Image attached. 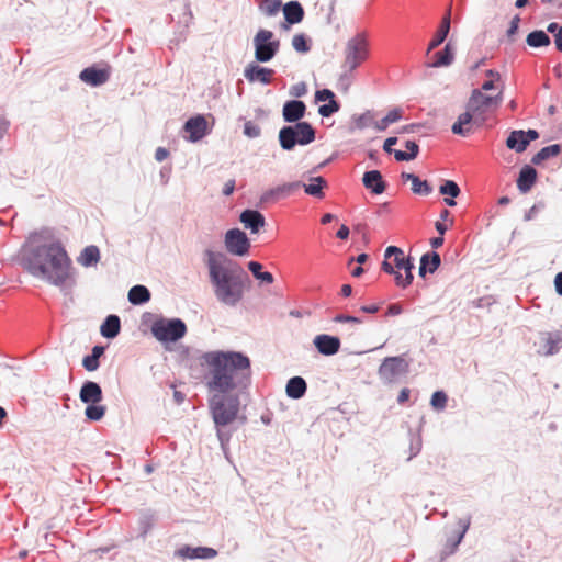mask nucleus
I'll return each mask as SVG.
<instances>
[{
    "instance_id": "14",
    "label": "nucleus",
    "mask_w": 562,
    "mask_h": 562,
    "mask_svg": "<svg viewBox=\"0 0 562 562\" xmlns=\"http://www.w3.org/2000/svg\"><path fill=\"white\" fill-rule=\"evenodd\" d=\"M562 348L561 331H543L539 335V348L537 352L542 356H553Z\"/></svg>"
},
{
    "instance_id": "45",
    "label": "nucleus",
    "mask_w": 562,
    "mask_h": 562,
    "mask_svg": "<svg viewBox=\"0 0 562 562\" xmlns=\"http://www.w3.org/2000/svg\"><path fill=\"white\" fill-rule=\"evenodd\" d=\"M448 396L443 391H436L431 395L430 405L435 411L441 412L446 408Z\"/></svg>"
},
{
    "instance_id": "47",
    "label": "nucleus",
    "mask_w": 562,
    "mask_h": 562,
    "mask_svg": "<svg viewBox=\"0 0 562 562\" xmlns=\"http://www.w3.org/2000/svg\"><path fill=\"white\" fill-rule=\"evenodd\" d=\"M412 191L419 195H429L432 192V187L427 180H422L418 176L412 184Z\"/></svg>"
},
{
    "instance_id": "21",
    "label": "nucleus",
    "mask_w": 562,
    "mask_h": 562,
    "mask_svg": "<svg viewBox=\"0 0 562 562\" xmlns=\"http://www.w3.org/2000/svg\"><path fill=\"white\" fill-rule=\"evenodd\" d=\"M177 555L182 559L210 560L217 555V551L210 547H190L184 546L177 551Z\"/></svg>"
},
{
    "instance_id": "19",
    "label": "nucleus",
    "mask_w": 562,
    "mask_h": 562,
    "mask_svg": "<svg viewBox=\"0 0 562 562\" xmlns=\"http://www.w3.org/2000/svg\"><path fill=\"white\" fill-rule=\"evenodd\" d=\"M207 122L202 115L190 117L183 126V130L189 134L188 139L195 143L204 137L206 134Z\"/></svg>"
},
{
    "instance_id": "51",
    "label": "nucleus",
    "mask_w": 562,
    "mask_h": 562,
    "mask_svg": "<svg viewBox=\"0 0 562 562\" xmlns=\"http://www.w3.org/2000/svg\"><path fill=\"white\" fill-rule=\"evenodd\" d=\"M244 134L249 138H257L261 135V128L252 121H247L244 124Z\"/></svg>"
},
{
    "instance_id": "18",
    "label": "nucleus",
    "mask_w": 562,
    "mask_h": 562,
    "mask_svg": "<svg viewBox=\"0 0 562 562\" xmlns=\"http://www.w3.org/2000/svg\"><path fill=\"white\" fill-rule=\"evenodd\" d=\"M79 78L91 87H99L105 83L110 78L108 69H101L95 66L87 67L80 71Z\"/></svg>"
},
{
    "instance_id": "5",
    "label": "nucleus",
    "mask_w": 562,
    "mask_h": 562,
    "mask_svg": "<svg viewBox=\"0 0 562 562\" xmlns=\"http://www.w3.org/2000/svg\"><path fill=\"white\" fill-rule=\"evenodd\" d=\"M225 394H215L210 400V411L216 427H224L233 423L239 411V400L237 396H224Z\"/></svg>"
},
{
    "instance_id": "50",
    "label": "nucleus",
    "mask_w": 562,
    "mask_h": 562,
    "mask_svg": "<svg viewBox=\"0 0 562 562\" xmlns=\"http://www.w3.org/2000/svg\"><path fill=\"white\" fill-rule=\"evenodd\" d=\"M547 31L554 35L557 48L562 52V26L552 22L548 25Z\"/></svg>"
},
{
    "instance_id": "57",
    "label": "nucleus",
    "mask_w": 562,
    "mask_h": 562,
    "mask_svg": "<svg viewBox=\"0 0 562 562\" xmlns=\"http://www.w3.org/2000/svg\"><path fill=\"white\" fill-rule=\"evenodd\" d=\"M520 18L518 15L514 16L510 21L509 27L507 30V36L510 37L515 35L519 27Z\"/></svg>"
},
{
    "instance_id": "61",
    "label": "nucleus",
    "mask_w": 562,
    "mask_h": 562,
    "mask_svg": "<svg viewBox=\"0 0 562 562\" xmlns=\"http://www.w3.org/2000/svg\"><path fill=\"white\" fill-rule=\"evenodd\" d=\"M140 528H142V535L146 536V533L149 531L151 527L150 517L149 516H143L139 520Z\"/></svg>"
},
{
    "instance_id": "42",
    "label": "nucleus",
    "mask_w": 562,
    "mask_h": 562,
    "mask_svg": "<svg viewBox=\"0 0 562 562\" xmlns=\"http://www.w3.org/2000/svg\"><path fill=\"white\" fill-rule=\"evenodd\" d=\"M402 119V110L395 108L391 110L383 119L378 122H374V127L378 131H384L389 127L390 124H393Z\"/></svg>"
},
{
    "instance_id": "40",
    "label": "nucleus",
    "mask_w": 562,
    "mask_h": 562,
    "mask_svg": "<svg viewBox=\"0 0 562 562\" xmlns=\"http://www.w3.org/2000/svg\"><path fill=\"white\" fill-rule=\"evenodd\" d=\"M248 269L250 270V272L252 273V276L257 279V280H260L261 282H265V283H268V284H271L273 283L274 281V278L272 276V273L268 272V271H262V265L258 261H249L248 262Z\"/></svg>"
},
{
    "instance_id": "32",
    "label": "nucleus",
    "mask_w": 562,
    "mask_h": 562,
    "mask_svg": "<svg viewBox=\"0 0 562 562\" xmlns=\"http://www.w3.org/2000/svg\"><path fill=\"white\" fill-rule=\"evenodd\" d=\"M435 60L429 65L434 68L450 66L454 59V50L451 43H447L442 50L435 54Z\"/></svg>"
},
{
    "instance_id": "28",
    "label": "nucleus",
    "mask_w": 562,
    "mask_h": 562,
    "mask_svg": "<svg viewBox=\"0 0 562 562\" xmlns=\"http://www.w3.org/2000/svg\"><path fill=\"white\" fill-rule=\"evenodd\" d=\"M120 330L121 319L115 314L108 315L100 327L101 335L108 339L115 338L120 334Z\"/></svg>"
},
{
    "instance_id": "1",
    "label": "nucleus",
    "mask_w": 562,
    "mask_h": 562,
    "mask_svg": "<svg viewBox=\"0 0 562 562\" xmlns=\"http://www.w3.org/2000/svg\"><path fill=\"white\" fill-rule=\"evenodd\" d=\"M20 265L32 277L63 288L71 278V259L58 240L32 233L20 250Z\"/></svg>"
},
{
    "instance_id": "63",
    "label": "nucleus",
    "mask_w": 562,
    "mask_h": 562,
    "mask_svg": "<svg viewBox=\"0 0 562 562\" xmlns=\"http://www.w3.org/2000/svg\"><path fill=\"white\" fill-rule=\"evenodd\" d=\"M169 156V151L164 147H158L155 151V159L157 161H162Z\"/></svg>"
},
{
    "instance_id": "16",
    "label": "nucleus",
    "mask_w": 562,
    "mask_h": 562,
    "mask_svg": "<svg viewBox=\"0 0 562 562\" xmlns=\"http://www.w3.org/2000/svg\"><path fill=\"white\" fill-rule=\"evenodd\" d=\"M273 74V69L261 67L256 63L248 64L244 69V77L251 83L260 82L261 85H269Z\"/></svg>"
},
{
    "instance_id": "36",
    "label": "nucleus",
    "mask_w": 562,
    "mask_h": 562,
    "mask_svg": "<svg viewBox=\"0 0 562 562\" xmlns=\"http://www.w3.org/2000/svg\"><path fill=\"white\" fill-rule=\"evenodd\" d=\"M450 32V22L448 19H442L438 31L436 32L434 38L430 41L428 45L427 52H431L432 49L440 46L445 40L447 38Z\"/></svg>"
},
{
    "instance_id": "48",
    "label": "nucleus",
    "mask_w": 562,
    "mask_h": 562,
    "mask_svg": "<svg viewBox=\"0 0 562 562\" xmlns=\"http://www.w3.org/2000/svg\"><path fill=\"white\" fill-rule=\"evenodd\" d=\"M340 109V104L336 100H330V102L322 104L318 108V113L323 117H329L334 113L338 112Z\"/></svg>"
},
{
    "instance_id": "22",
    "label": "nucleus",
    "mask_w": 562,
    "mask_h": 562,
    "mask_svg": "<svg viewBox=\"0 0 562 562\" xmlns=\"http://www.w3.org/2000/svg\"><path fill=\"white\" fill-rule=\"evenodd\" d=\"M79 398L85 404H98L103 398L102 389L94 381H86L81 385Z\"/></svg>"
},
{
    "instance_id": "54",
    "label": "nucleus",
    "mask_w": 562,
    "mask_h": 562,
    "mask_svg": "<svg viewBox=\"0 0 562 562\" xmlns=\"http://www.w3.org/2000/svg\"><path fill=\"white\" fill-rule=\"evenodd\" d=\"M306 92H307V87H306V83L303 81L297 82L290 88V94L295 98H301V97L305 95Z\"/></svg>"
},
{
    "instance_id": "7",
    "label": "nucleus",
    "mask_w": 562,
    "mask_h": 562,
    "mask_svg": "<svg viewBox=\"0 0 562 562\" xmlns=\"http://www.w3.org/2000/svg\"><path fill=\"white\" fill-rule=\"evenodd\" d=\"M150 331L160 342H176L184 337L187 325L180 318L160 317L151 324Z\"/></svg>"
},
{
    "instance_id": "52",
    "label": "nucleus",
    "mask_w": 562,
    "mask_h": 562,
    "mask_svg": "<svg viewBox=\"0 0 562 562\" xmlns=\"http://www.w3.org/2000/svg\"><path fill=\"white\" fill-rule=\"evenodd\" d=\"M330 100H336L335 99V93L329 90V89H322V90H317L315 92V101L316 102H330Z\"/></svg>"
},
{
    "instance_id": "11",
    "label": "nucleus",
    "mask_w": 562,
    "mask_h": 562,
    "mask_svg": "<svg viewBox=\"0 0 562 562\" xmlns=\"http://www.w3.org/2000/svg\"><path fill=\"white\" fill-rule=\"evenodd\" d=\"M503 101V90L496 95H487L480 89H474L467 103V109L473 112H485L492 106H498Z\"/></svg>"
},
{
    "instance_id": "39",
    "label": "nucleus",
    "mask_w": 562,
    "mask_h": 562,
    "mask_svg": "<svg viewBox=\"0 0 562 562\" xmlns=\"http://www.w3.org/2000/svg\"><path fill=\"white\" fill-rule=\"evenodd\" d=\"M281 8V0H260L258 3L259 11L268 18L276 16Z\"/></svg>"
},
{
    "instance_id": "24",
    "label": "nucleus",
    "mask_w": 562,
    "mask_h": 562,
    "mask_svg": "<svg viewBox=\"0 0 562 562\" xmlns=\"http://www.w3.org/2000/svg\"><path fill=\"white\" fill-rule=\"evenodd\" d=\"M441 263L440 255L436 251H428L420 258L418 273L425 278L427 273H434Z\"/></svg>"
},
{
    "instance_id": "15",
    "label": "nucleus",
    "mask_w": 562,
    "mask_h": 562,
    "mask_svg": "<svg viewBox=\"0 0 562 562\" xmlns=\"http://www.w3.org/2000/svg\"><path fill=\"white\" fill-rule=\"evenodd\" d=\"M313 345L321 355L330 357L339 351L341 342L337 336L319 334L314 337Z\"/></svg>"
},
{
    "instance_id": "35",
    "label": "nucleus",
    "mask_w": 562,
    "mask_h": 562,
    "mask_svg": "<svg viewBox=\"0 0 562 562\" xmlns=\"http://www.w3.org/2000/svg\"><path fill=\"white\" fill-rule=\"evenodd\" d=\"M415 268L414 261L411 257H407L403 267L404 276L401 272H396V285L406 289L414 280L413 269Z\"/></svg>"
},
{
    "instance_id": "27",
    "label": "nucleus",
    "mask_w": 562,
    "mask_h": 562,
    "mask_svg": "<svg viewBox=\"0 0 562 562\" xmlns=\"http://www.w3.org/2000/svg\"><path fill=\"white\" fill-rule=\"evenodd\" d=\"M470 525H471L470 516L460 518L458 520V526L460 528V531L458 532V535L456 537L449 538L447 540V544H446V550H448L446 552L447 554H451L457 550L458 546L461 543L462 539L464 538V535L469 530Z\"/></svg>"
},
{
    "instance_id": "62",
    "label": "nucleus",
    "mask_w": 562,
    "mask_h": 562,
    "mask_svg": "<svg viewBox=\"0 0 562 562\" xmlns=\"http://www.w3.org/2000/svg\"><path fill=\"white\" fill-rule=\"evenodd\" d=\"M234 190H235V180L229 179L228 181L225 182V184L223 187V194L228 196V195L233 194Z\"/></svg>"
},
{
    "instance_id": "59",
    "label": "nucleus",
    "mask_w": 562,
    "mask_h": 562,
    "mask_svg": "<svg viewBox=\"0 0 562 562\" xmlns=\"http://www.w3.org/2000/svg\"><path fill=\"white\" fill-rule=\"evenodd\" d=\"M476 112H473L469 109H467V111L462 114L459 115L458 120L461 124L463 125H468L471 123L472 119H473V114H475Z\"/></svg>"
},
{
    "instance_id": "38",
    "label": "nucleus",
    "mask_w": 562,
    "mask_h": 562,
    "mask_svg": "<svg viewBox=\"0 0 562 562\" xmlns=\"http://www.w3.org/2000/svg\"><path fill=\"white\" fill-rule=\"evenodd\" d=\"M561 153V145L553 144L541 148L536 155L532 156L531 162L533 165H540L544 160L555 157Z\"/></svg>"
},
{
    "instance_id": "10",
    "label": "nucleus",
    "mask_w": 562,
    "mask_h": 562,
    "mask_svg": "<svg viewBox=\"0 0 562 562\" xmlns=\"http://www.w3.org/2000/svg\"><path fill=\"white\" fill-rule=\"evenodd\" d=\"M224 244L227 252L239 257L246 256L250 249L247 235L239 228L228 229L225 234Z\"/></svg>"
},
{
    "instance_id": "64",
    "label": "nucleus",
    "mask_w": 562,
    "mask_h": 562,
    "mask_svg": "<svg viewBox=\"0 0 562 562\" xmlns=\"http://www.w3.org/2000/svg\"><path fill=\"white\" fill-rule=\"evenodd\" d=\"M555 291L559 295H562V272H559L554 278Z\"/></svg>"
},
{
    "instance_id": "53",
    "label": "nucleus",
    "mask_w": 562,
    "mask_h": 562,
    "mask_svg": "<svg viewBox=\"0 0 562 562\" xmlns=\"http://www.w3.org/2000/svg\"><path fill=\"white\" fill-rule=\"evenodd\" d=\"M82 366L87 371L92 372L99 368L100 362L94 356L88 355L82 359Z\"/></svg>"
},
{
    "instance_id": "13",
    "label": "nucleus",
    "mask_w": 562,
    "mask_h": 562,
    "mask_svg": "<svg viewBox=\"0 0 562 562\" xmlns=\"http://www.w3.org/2000/svg\"><path fill=\"white\" fill-rule=\"evenodd\" d=\"M301 181H293L279 184L274 188H270L261 194L260 202L263 204L274 203L281 199H285L291 194L295 193L299 189H301Z\"/></svg>"
},
{
    "instance_id": "2",
    "label": "nucleus",
    "mask_w": 562,
    "mask_h": 562,
    "mask_svg": "<svg viewBox=\"0 0 562 562\" xmlns=\"http://www.w3.org/2000/svg\"><path fill=\"white\" fill-rule=\"evenodd\" d=\"M206 367V386L221 394L243 393L251 384V361L240 351H207L201 356Z\"/></svg>"
},
{
    "instance_id": "49",
    "label": "nucleus",
    "mask_w": 562,
    "mask_h": 562,
    "mask_svg": "<svg viewBox=\"0 0 562 562\" xmlns=\"http://www.w3.org/2000/svg\"><path fill=\"white\" fill-rule=\"evenodd\" d=\"M373 115L370 111H367L366 113L355 116L353 117V124L355 127L358 130H363L368 127L369 125L373 124L372 122Z\"/></svg>"
},
{
    "instance_id": "37",
    "label": "nucleus",
    "mask_w": 562,
    "mask_h": 562,
    "mask_svg": "<svg viewBox=\"0 0 562 562\" xmlns=\"http://www.w3.org/2000/svg\"><path fill=\"white\" fill-rule=\"evenodd\" d=\"M405 148L407 151L394 150V158L397 161H409L418 156L419 146L415 140H406Z\"/></svg>"
},
{
    "instance_id": "6",
    "label": "nucleus",
    "mask_w": 562,
    "mask_h": 562,
    "mask_svg": "<svg viewBox=\"0 0 562 562\" xmlns=\"http://www.w3.org/2000/svg\"><path fill=\"white\" fill-rule=\"evenodd\" d=\"M345 60L342 68L349 72L357 69L369 57V41L364 32L350 37L345 46Z\"/></svg>"
},
{
    "instance_id": "17",
    "label": "nucleus",
    "mask_w": 562,
    "mask_h": 562,
    "mask_svg": "<svg viewBox=\"0 0 562 562\" xmlns=\"http://www.w3.org/2000/svg\"><path fill=\"white\" fill-rule=\"evenodd\" d=\"M306 105L301 100H290L283 104L282 117L284 122L296 124L305 116Z\"/></svg>"
},
{
    "instance_id": "34",
    "label": "nucleus",
    "mask_w": 562,
    "mask_h": 562,
    "mask_svg": "<svg viewBox=\"0 0 562 562\" xmlns=\"http://www.w3.org/2000/svg\"><path fill=\"white\" fill-rule=\"evenodd\" d=\"M326 187H327V181L323 177L317 176V177L311 178L310 183L302 182L301 188L304 189V192L306 194L321 199L324 196L323 189Z\"/></svg>"
},
{
    "instance_id": "9",
    "label": "nucleus",
    "mask_w": 562,
    "mask_h": 562,
    "mask_svg": "<svg viewBox=\"0 0 562 562\" xmlns=\"http://www.w3.org/2000/svg\"><path fill=\"white\" fill-rule=\"evenodd\" d=\"M409 363L403 357H387L379 368L380 379L391 384L408 373Z\"/></svg>"
},
{
    "instance_id": "55",
    "label": "nucleus",
    "mask_w": 562,
    "mask_h": 562,
    "mask_svg": "<svg viewBox=\"0 0 562 562\" xmlns=\"http://www.w3.org/2000/svg\"><path fill=\"white\" fill-rule=\"evenodd\" d=\"M335 323H350V324H361L363 321L356 316L338 314L334 317Z\"/></svg>"
},
{
    "instance_id": "58",
    "label": "nucleus",
    "mask_w": 562,
    "mask_h": 562,
    "mask_svg": "<svg viewBox=\"0 0 562 562\" xmlns=\"http://www.w3.org/2000/svg\"><path fill=\"white\" fill-rule=\"evenodd\" d=\"M217 438L220 440L221 447L225 450L227 442L229 441V434L222 430L221 427H217Z\"/></svg>"
},
{
    "instance_id": "46",
    "label": "nucleus",
    "mask_w": 562,
    "mask_h": 562,
    "mask_svg": "<svg viewBox=\"0 0 562 562\" xmlns=\"http://www.w3.org/2000/svg\"><path fill=\"white\" fill-rule=\"evenodd\" d=\"M292 47L294 48L295 52L301 54H306L311 49V46L304 34H295L292 37Z\"/></svg>"
},
{
    "instance_id": "4",
    "label": "nucleus",
    "mask_w": 562,
    "mask_h": 562,
    "mask_svg": "<svg viewBox=\"0 0 562 562\" xmlns=\"http://www.w3.org/2000/svg\"><path fill=\"white\" fill-rule=\"evenodd\" d=\"M315 130L310 122L284 125L279 131V143L283 150L290 151L296 145L305 146L315 140Z\"/></svg>"
},
{
    "instance_id": "41",
    "label": "nucleus",
    "mask_w": 562,
    "mask_h": 562,
    "mask_svg": "<svg viewBox=\"0 0 562 562\" xmlns=\"http://www.w3.org/2000/svg\"><path fill=\"white\" fill-rule=\"evenodd\" d=\"M526 42L531 47H543L550 44V37L543 31H532L527 35Z\"/></svg>"
},
{
    "instance_id": "44",
    "label": "nucleus",
    "mask_w": 562,
    "mask_h": 562,
    "mask_svg": "<svg viewBox=\"0 0 562 562\" xmlns=\"http://www.w3.org/2000/svg\"><path fill=\"white\" fill-rule=\"evenodd\" d=\"M439 193L441 195L457 198L461 193L460 187L453 180H445L439 187Z\"/></svg>"
},
{
    "instance_id": "20",
    "label": "nucleus",
    "mask_w": 562,
    "mask_h": 562,
    "mask_svg": "<svg viewBox=\"0 0 562 562\" xmlns=\"http://www.w3.org/2000/svg\"><path fill=\"white\" fill-rule=\"evenodd\" d=\"M239 221L252 234H257L266 225L265 216L259 211L251 209L244 210L239 215Z\"/></svg>"
},
{
    "instance_id": "26",
    "label": "nucleus",
    "mask_w": 562,
    "mask_h": 562,
    "mask_svg": "<svg viewBox=\"0 0 562 562\" xmlns=\"http://www.w3.org/2000/svg\"><path fill=\"white\" fill-rule=\"evenodd\" d=\"M283 15L289 24H297L304 18V9L299 1L292 0L286 2L283 7Z\"/></svg>"
},
{
    "instance_id": "43",
    "label": "nucleus",
    "mask_w": 562,
    "mask_h": 562,
    "mask_svg": "<svg viewBox=\"0 0 562 562\" xmlns=\"http://www.w3.org/2000/svg\"><path fill=\"white\" fill-rule=\"evenodd\" d=\"M105 406L98 404H87L85 415L89 420L98 422L101 420L105 415Z\"/></svg>"
},
{
    "instance_id": "23",
    "label": "nucleus",
    "mask_w": 562,
    "mask_h": 562,
    "mask_svg": "<svg viewBox=\"0 0 562 562\" xmlns=\"http://www.w3.org/2000/svg\"><path fill=\"white\" fill-rule=\"evenodd\" d=\"M362 183L368 190L376 195L382 194L386 189V182L379 170L366 171L362 177Z\"/></svg>"
},
{
    "instance_id": "31",
    "label": "nucleus",
    "mask_w": 562,
    "mask_h": 562,
    "mask_svg": "<svg viewBox=\"0 0 562 562\" xmlns=\"http://www.w3.org/2000/svg\"><path fill=\"white\" fill-rule=\"evenodd\" d=\"M100 260V250L97 246L90 245L85 247L79 257L77 258L78 263L82 267L89 268L95 266Z\"/></svg>"
},
{
    "instance_id": "30",
    "label": "nucleus",
    "mask_w": 562,
    "mask_h": 562,
    "mask_svg": "<svg viewBox=\"0 0 562 562\" xmlns=\"http://www.w3.org/2000/svg\"><path fill=\"white\" fill-rule=\"evenodd\" d=\"M524 136L525 131L522 130L512 131L506 139V146L516 153L525 151L529 146V139H525Z\"/></svg>"
},
{
    "instance_id": "3",
    "label": "nucleus",
    "mask_w": 562,
    "mask_h": 562,
    "mask_svg": "<svg viewBox=\"0 0 562 562\" xmlns=\"http://www.w3.org/2000/svg\"><path fill=\"white\" fill-rule=\"evenodd\" d=\"M204 261L217 301L227 306H236L243 299L247 273L223 252L206 249Z\"/></svg>"
},
{
    "instance_id": "8",
    "label": "nucleus",
    "mask_w": 562,
    "mask_h": 562,
    "mask_svg": "<svg viewBox=\"0 0 562 562\" xmlns=\"http://www.w3.org/2000/svg\"><path fill=\"white\" fill-rule=\"evenodd\" d=\"M255 59L257 63H268L278 54L280 40L270 30L260 29L252 38Z\"/></svg>"
},
{
    "instance_id": "29",
    "label": "nucleus",
    "mask_w": 562,
    "mask_h": 562,
    "mask_svg": "<svg viewBox=\"0 0 562 562\" xmlns=\"http://www.w3.org/2000/svg\"><path fill=\"white\" fill-rule=\"evenodd\" d=\"M306 390L307 384L302 376H293L286 382L285 392L290 398H302L305 395Z\"/></svg>"
},
{
    "instance_id": "60",
    "label": "nucleus",
    "mask_w": 562,
    "mask_h": 562,
    "mask_svg": "<svg viewBox=\"0 0 562 562\" xmlns=\"http://www.w3.org/2000/svg\"><path fill=\"white\" fill-rule=\"evenodd\" d=\"M397 143V137H389L384 140V144H383V149L385 153L387 154H393L394 155V150L392 148V146H394L395 144Z\"/></svg>"
},
{
    "instance_id": "33",
    "label": "nucleus",
    "mask_w": 562,
    "mask_h": 562,
    "mask_svg": "<svg viewBox=\"0 0 562 562\" xmlns=\"http://www.w3.org/2000/svg\"><path fill=\"white\" fill-rule=\"evenodd\" d=\"M128 301L133 305H142L150 300V291L145 285H134L128 291Z\"/></svg>"
},
{
    "instance_id": "12",
    "label": "nucleus",
    "mask_w": 562,
    "mask_h": 562,
    "mask_svg": "<svg viewBox=\"0 0 562 562\" xmlns=\"http://www.w3.org/2000/svg\"><path fill=\"white\" fill-rule=\"evenodd\" d=\"M406 256L404 251L397 246H389L384 251V260L381 265V269L389 274L394 276V280L396 281V272H401Z\"/></svg>"
},
{
    "instance_id": "25",
    "label": "nucleus",
    "mask_w": 562,
    "mask_h": 562,
    "mask_svg": "<svg viewBox=\"0 0 562 562\" xmlns=\"http://www.w3.org/2000/svg\"><path fill=\"white\" fill-rule=\"evenodd\" d=\"M536 180L537 170L533 167L526 165L519 171L517 187L521 193H527L528 191H530Z\"/></svg>"
},
{
    "instance_id": "56",
    "label": "nucleus",
    "mask_w": 562,
    "mask_h": 562,
    "mask_svg": "<svg viewBox=\"0 0 562 562\" xmlns=\"http://www.w3.org/2000/svg\"><path fill=\"white\" fill-rule=\"evenodd\" d=\"M451 131L453 134L461 135V136H467L470 133V128L469 127L464 128V125L461 124L459 121H456L453 123V125L451 126Z\"/></svg>"
}]
</instances>
